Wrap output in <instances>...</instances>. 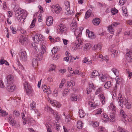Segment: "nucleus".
<instances>
[{
  "label": "nucleus",
  "mask_w": 132,
  "mask_h": 132,
  "mask_svg": "<svg viewBox=\"0 0 132 132\" xmlns=\"http://www.w3.org/2000/svg\"><path fill=\"white\" fill-rule=\"evenodd\" d=\"M54 117L55 118L56 120L57 121L59 120L60 117L59 114L56 112H54L53 113Z\"/></svg>",
  "instance_id": "603ef678"
},
{
  "label": "nucleus",
  "mask_w": 132,
  "mask_h": 132,
  "mask_svg": "<svg viewBox=\"0 0 132 132\" xmlns=\"http://www.w3.org/2000/svg\"><path fill=\"white\" fill-rule=\"evenodd\" d=\"M120 114L122 115V117L123 118L125 119L126 117L127 116L122 109H121L120 110Z\"/></svg>",
  "instance_id": "37998d69"
},
{
  "label": "nucleus",
  "mask_w": 132,
  "mask_h": 132,
  "mask_svg": "<svg viewBox=\"0 0 132 132\" xmlns=\"http://www.w3.org/2000/svg\"><path fill=\"white\" fill-rule=\"evenodd\" d=\"M109 109L113 111H115L116 110V108L113 103H111L109 106Z\"/></svg>",
  "instance_id": "2f4dec72"
},
{
  "label": "nucleus",
  "mask_w": 132,
  "mask_h": 132,
  "mask_svg": "<svg viewBox=\"0 0 132 132\" xmlns=\"http://www.w3.org/2000/svg\"><path fill=\"white\" fill-rule=\"evenodd\" d=\"M5 64L6 65H9V63L6 60H3L2 59L0 61V64L2 65L3 64Z\"/></svg>",
  "instance_id": "3c124183"
},
{
  "label": "nucleus",
  "mask_w": 132,
  "mask_h": 132,
  "mask_svg": "<svg viewBox=\"0 0 132 132\" xmlns=\"http://www.w3.org/2000/svg\"><path fill=\"white\" fill-rule=\"evenodd\" d=\"M0 113H1L2 116H5L8 115V113L6 112L5 111H4L0 108Z\"/></svg>",
  "instance_id": "de8ad7c7"
},
{
  "label": "nucleus",
  "mask_w": 132,
  "mask_h": 132,
  "mask_svg": "<svg viewBox=\"0 0 132 132\" xmlns=\"http://www.w3.org/2000/svg\"><path fill=\"white\" fill-rule=\"evenodd\" d=\"M118 12V10L115 8L113 9L112 10V13L113 15H114L116 13H117Z\"/></svg>",
  "instance_id": "69168bd1"
},
{
  "label": "nucleus",
  "mask_w": 132,
  "mask_h": 132,
  "mask_svg": "<svg viewBox=\"0 0 132 132\" xmlns=\"http://www.w3.org/2000/svg\"><path fill=\"white\" fill-rule=\"evenodd\" d=\"M99 76L100 79L103 82H105L108 81L110 78L109 77L108 75L100 74Z\"/></svg>",
  "instance_id": "9d476101"
},
{
  "label": "nucleus",
  "mask_w": 132,
  "mask_h": 132,
  "mask_svg": "<svg viewBox=\"0 0 132 132\" xmlns=\"http://www.w3.org/2000/svg\"><path fill=\"white\" fill-rule=\"evenodd\" d=\"M81 43V40L80 39H79L78 40L76 41V43H73L72 47V51H74L78 49H80Z\"/></svg>",
  "instance_id": "7ed1b4c3"
},
{
  "label": "nucleus",
  "mask_w": 132,
  "mask_h": 132,
  "mask_svg": "<svg viewBox=\"0 0 132 132\" xmlns=\"http://www.w3.org/2000/svg\"><path fill=\"white\" fill-rule=\"evenodd\" d=\"M103 120L104 122H106L109 120V117L106 113H104L102 116Z\"/></svg>",
  "instance_id": "b1692460"
},
{
  "label": "nucleus",
  "mask_w": 132,
  "mask_h": 132,
  "mask_svg": "<svg viewBox=\"0 0 132 132\" xmlns=\"http://www.w3.org/2000/svg\"><path fill=\"white\" fill-rule=\"evenodd\" d=\"M53 96L54 97L57 96L58 95V91L57 89H55L53 93Z\"/></svg>",
  "instance_id": "bf43d9fd"
},
{
  "label": "nucleus",
  "mask_w": 132,
  "mask_h": 132,
  "mask_svg": "<svg viewBox=\"0 0 132 132\" xmlns=\"http://www.w3.org/2000/svg\"><path fill=\"white\" fill-rule=\"evenodd\" d=\"M42 88L43 89V91L44 92H46L47 94L48 95L51 93V92L49 87L45 84H43L42 87Z\"/></svg>",
  "instance_id": "2eb2a0df"
},
{
  "label": "nucleus",
  "mask_w": 132,
  "mask_h": 132,
  "mask_svg": "<svg viewBox=\"0 0 132 132\" xmlns=\"http://www.w3.org/2000/svg\"><path fill=\"white\" fill-rule=\"evenodd\" d=\"M41 53L42 54H44L46 52V47L45 45H42L41 47Z\"/></svg>",
  "instance_id": "a18cd8bd"
},
{
  "label": "nucleus",
  "mask_w": 132,
  "mask_h": 132,
  "mask_svg": "<svg viewBox=\"0 0 132 132\" xmlns=\"http://www.w3.org/2000/svg\"><path fill=\"white\" fill-rule=\"evenodd\" d=\"M113 27L110 25L108 27V30H109V31L108 32H110V33L113 32V34L114 33V31H113Z\"/></svg>",
  "instance_id": "8fccbe9b"
},
{
  "label": "nucleus",
  "mask_w": 132,
  "mask_h": 132,
  "mask_svg": "<svg viewBox=\"0 0 132 132\" xmlns=\"http://www.w3.org/2000/svg\"><path fill=\"white\" fill-rule=\"evenodd\" d=\"M120 24L119 23L117 22H114L112 23L111 25L113 27V28L116 27L117 26Z\"/></svg>",
  "instance_id": "338daca9"
},
{
  "label": "nucleus",
  "mask_w": 132,
  "mask_h": 132,
  "mask_svg": "<svg viewBox=\"0 0 132 132\" xmlns=\"http://www.w3.org/2000/svg\"><path fill=\"white\" fill-rule=\"evenodd\" d=\"M57 28V31L59 33L64 32L67 30L65 26L62 24H61L58 26Z\"/></svg>",
  "instance_id": "6e6552de"
},
{
  "label": "nucleus",
  "mask_w": 132,
  "mask_h": 132,
  "mask_svg": "<svg viewBox=\"0 0 132 132\" xmlns=\"http://www.w3.org/2000/svg\"><path fill=\"white\" fill-rule=\"evenodd\" d=\"M92 125L94 127H97L99 125V123L97 122H92Z\"/></svg>",
  "instance_id": "e2e57ef3"
},
{
  "label": "nucleus",
  "mask_w": 132,
  "mask_h": 132,
  "mask_svg": "<svg viewBox=\"0 0 132 132\" xmlns=\"http://www.w3.org/2000/svg\"><path fill=\"white\" fill-rule=\"evenodd\" d=\"M9 122L12 126L15 125L16 123V122L14 119V118L11 117L10 116L9 117Z\"/></svg>",
  "instance_id": "bb28decb"
},
{
  "label": "nucleus",
  "mask_w": 132,
  "mask_h": 132,
  "mask_svg": "<svg viewBox=\"0 0 132 132\" xmlns=\"http://www.w3.org/2000/svg\"><path fill=\"white\" fill-rule=\"evenodd\" d=\"M113 32L110 33V32H106V33H105V34L106 35L105 36H106V38L108 39H111L112 38V37L113 36Z\"/></svg>",
  "instance_id": "e433bc0d"
},
{
  "label": "nucleus",
  "mask_w": 132,
  "mask_h": 132,
  "mask_svg": "<svg viewBox=\"0 0 132 132\" xmlns=\"http://www.w3.org/2000/svg\"><path fill=\"white\" fill-rule=\"evenodd\" d=\"M117 129L120 132H126L125 129L119 127H118Z\"/></svg>",
  "instance_id": "680f3d73"
},
{
  "label": "nucleus",
  "mask_w": 132,
  "mask_h": 132,
  "mask_svg": "<svg viewBox=\"0 0 132 132\" xmlns=\"http://www.w3.org/2000/svg\"><path fill=\"white\" fill-rule=\"evenodd\" d=\"M53 78L52 77L50 76L47 77V80L50 83L53 82Z\"/></svg>",
  "instance_id": "052dcab7"
},
{
  "label": "nucleus",
  "mask_w": 132,
  "mask_h": 132,
  "mask_svg": "<svg viewBox=\"0 0 132 132\" xmlns=\"http://www.w3.org/2000/svg\"><path fill=\"white\" fill-rule=\"evenodd\" d=\"M75 85V83L72 80L67 82L66 86L67 87H72Z\"/></svg>",
  "instance_id": "4be33fe9"
},
{
  "label": "nucleus",
  "mask_w": 132,
  "mask_h": 132,
  "mask_svg": "<svg viewBox=\"0 0 132 132\" xmlns=\"http://www.w3.org/2000/svg\"><path fill=\"white\" fill-rule=\"evenodd\" d=\"M86 35H88V37L91 39H93L95 38V35L94 33L89 31V30L87 29L86 31Z\"/></svg>",
  "instance_id": "4468645a"
},
{
  "label": "nucleus",
  "mask_w": 132,
  "mask_h": 132,
  "mask_svg": "<svg viewBox=\"0 0 132 132\" xmlns=\"http://www.w3.org/2000/svg\"><path fill=\"white\" fill-rule=\"evenodd\" d=\"M99 73L96 70H94L92 73L91 77L93 78H94L98 76Z\"/></svg>",
  "instance_id": "c756f323"
},
{
  "label": "nucleus",
  "mask_w": 132,
  "mask_h": 132,
  "mask_svg": "<svg viewBox=\"0 0 132 132\" xmlns=\"http://www.w3.org/2000/svg\"><path fill=\"white\" fill-rule=\"evenodd\" d=\"M79 99L78 96L76 95H73L71 96V100L73 101H76Z\"/></svg>",
  "instance_id": "f704fd0d"
},
{
  "label": "nucleus",
  "mask_w": 132,
  "mask_h": 132,
  "mask_svg": "<svg viewBox=\"0 0 132 132\" xmlns=\"http://www.w3.org/2000/svg\"><path fill=\"white\" fill-rule=\"evenodd\" d=\"M106 81V82L104 86L105 88L108 89L112 86V84L110 81L108 80Z\"/></svg>",
  "instance_id": "393cba45"
},
{
  "label": "nucleus",
  "mask_w": 132,
  "mask_h": 132,
  "mask_svg": "<svg viewBox=\"0 0 132 132\" xmlns=\"http://www.w3.org/2000/svg\"><path fill=\"white\" fill-rule=\"evenodd\" d=\"M25 113H22V118L23 120V123L24 125H25L26 123H30L31 122V121L33 120V119L30 118L29 117H28L27 118V117L26 118L25 116Z\"/></svg>",
  "instance_id": "20e7f679"
},
{
  "label": "nucleus",
  "mask_w": 132,
  "mask_h": 132,
  "mask_svg": "<svg viewBox=\"0 0 132 132\" xmlns=\"http://www.w3.org/2000/svg\"><path fill=\"white\" fill-rule=\"evenodd\" d=\"M48 102L53 106H55L56 108H59L61 105V104L59 102L54 100H50Z\"/></svg>",
  "instance_id": "0eeeda50"
},
{
  "label": "nucleus",
  "mask_w": 132,
  "mask_h": 132,
  "mask_svg": "<svg viewBox=\"0 0 132 132\" xmlns=\"http://www.w3.org/2000/svg\"><path fill=\"white\" fill-rule=\"evenodd\" d=\"M63 43L65 45H67L69 43V41L63 38L62 39Z\"/></svg>",
  "instance_id": "774afa93"
},
{
  "label": "nucleus",
  "mask_w": 132,
  "mask_h": 132,
  "mask_svg": "<svg viewBox=\"0 0 132 132\" xmlns=\"http://www.w3.org/2000/svg\"><path fill=\"white\" fill-rule=\"evenodd\" d=\"M118 100L120 105L121 107H123V104L125 105L126 108L128 109H130L131 108V103L127 97L125 98L124 101L122 96L121 94H119L118 95Z\"/></svg>",
  "instance_id": "f257e3e1"
},
{
  "label": "nucleus",
  "mask_w": 132,
  "mask_h": 132,
  "mask_svg": "<svg viewBox=\"0 0 132 132\" xmlns=\"http://www.w3.org/2000/svg\"><path fill=\"white\" fill-rule=\"evenodd\" d=\"M65 82V79H63L62 80L61 82L59 85V88H62L63 86V85Z\"/></svg>",
  "instance_id": "864d4df0"
},
{
  "label": "nucleus",
  "mask_w": 132,
  "mask_h": 132,
  "mask_svg": "<svg viewBox=\"0 0 132 132\" xmlns=\"http://www.w3.org/2000/svg\"><path fill=\"white\" fill-rule=\"evenodd\" d=\"M13 84H7L6 85V88L8 91L10 92H13L15 89V85Z\"/></svg>",
  "instance_id": "423d86ee"
},
{
  "label": "nucleus",
  "mask_w": 132,
  "mask_h": 132,
  "mask_svg": "<svg viewBox=\"0 0 132 132\" xmlns=\"http://www.w3.org/2000/svg\"><path fill=\"white\" fill-rule=\"evenodd\" d=\"M62 9L58 4L53 5L51 7V11L54 13H59Z\"/></svg>",
  "instance_id": "f03ea898"
},
{
  "label": "nucleus",
  "mask_w": 132,
  "mask_h": 132,
  "mask_svg": "<svg viewBox=\"0 0 132 132\" xmlns=\"http://www.w3.org/2000/svg\"><path fill=\"white\" fill-rule=\"evenodd\" d=\"M20 59L22 61L24 62L27 60V54L25 51H23L21 53L20 55Z\"/></svg>",
  "instance_id": "f8f14e48"
},
{
  "label": "nucleus",
  "mask_w": 132,
  "mask_h": 132,
  "mask_svg": "<svg viewBox=\"0 0 132 132\" xmlns=\"http://www.w3.org/2000/svg\"><path fill=\"white\" fill-rule=\"evenodd\" d=\"M55 66L54 65L52 64L50 65V68L49 71H53L55 70Z\"/></svg>",
  "instance_id": "49530a36"
},
{
  "label": "nucleus",
  "mask_w": 132,
  "mask_h": 132,
  "mask_svg": "<svg viewBox=\"0 0 132 132\" xmlns=\"http://www.w3.org/2000/svg\"><path fill=\"white\" fill-rule=\"evenodd\" d=\"M34 40L35 43H37L43 40V37L41 34H37L35 36Z\"/></svg>",
  "instance_id": "9b49d317"
},
{
  "label": "nucleus",
  "mask_w": 132,
  "mask_h": 132,
  "mask_svg": "<svg viewBox=\"0 0 132 132\" xmlns=\"http://www.w3.org/2000/svg\"><path fill=\"white\" fill-rule=\"evenodd\" d=\"M18 20L22 22L24 21V20L26 18V16L25 15H19L18 17H16Z\"/></svg>",
  "instance_id": "412c9836"
},
{
  "label": "nucleus",
  "mask_w": 132,
  "mask_h": 132,
  "mask_svg": "<svg viewBox=\"0 0 132 132\" xmlns=\"http://www.w3.org/2000/svg\"><path fill=\"white\" fill-rule=\"evenodd\" d=\"M126 1V0H120L119 4L121 5H123Z\"/></svg>",
  "instance_id": "0e129e2a"
},
{
  "label": "nucleus",
  "mask_w": 132,
  "mask_h": 132,
  "mask_svg": "<svg viewBox=\"0 0 132 132\" xmlns=\"http://www.w3.org/2000/svg\"><path fill=\"white\" fill-rule=\"evenodd\" d=\"M27 40V37H25L23 36L21 37L20 40H19V42L22 44L24 43Z\"/></svg>",
  "instance_id": "58836bf2"
},
{
  "label": "nucleus",
  "mask_w": 132,
  "mask_h": 132,
  "mask_svg": "<svg viewBox=\"0 0 132 132\" xmlns=\"http://www.w3.org/2000/svg\"><path fill=\"white\" fill-rule=\"evenodd\" d=\"M103 90L102 88L100 87L99 88L97 89L96 90L95 92V94H97L101 92Z\"/></svg>",
  "instance_id": "4d7b16f0"
},
{
  "label": "nucleus",
  "mask_w": 132,
  "mask_h": 132,
  "mask_svg": "<svg viewBox=\"0 0 132 132\" xmlns=\"http://www.w3.org/2000/svg\"><path fill=\"white\" fill-rule=\"evenodd\" d=\"M43 54H42V53L39 54H38L36 56V59L38 60H42L43 57Z\"/></svg>",
  "instance_id": "09e8293b"
},
{
  "label": "nucleus",
  "mask_w": 132,
  "mask_h": 132,
  "mask_svg": "<svg viewBox=\"0 0 132 132\" xmlns=\"http://www.w3.org/2000/svg\"><path fill=\"white\" fill-rule=\"evenodd\" d=\"M32 64L33 66H36L37 65L38 62L36 59H33Z\"/></svg>",
  "instance_id": "5fc2aeb1"
},
{
  "label": "nucleus",
  "mask_w": 132,
  "mask_h": 132,
  "mask_svg": "<svg viewBox=\"0 0 132 132\" xmlns=\"http://www.w3.org/2000/svg\"><path fill=\"white\" fill-rule=\"evenodd\" d=\"M126 59L129 62H132V52H128L126 55Z\"/></svg>",
  "instance_id": "a211bd4d"
},
{
  "label": "nucleus",
  "mask_w": 132,
  "mask_h": 132,
  "mask_svg": "<svg viewBox=\"0 0 132 132\" xmlns=\"http://www.w3.org/2000/svg\"><path fill=\"white\" fill-rule=\"evenodd\" d=\"M53 19L51 16L47 17L46 21V23L47 26H50L53 23Z\"/></svg>",
  "instance_id": "ddd939ff"
},
{
  "label": "nucleus",
  "mask_w": 132,
  "mask_h": 132,
  "mask_svg": "<svg viewBox=\"0 0 132 132\" xmlns=\"http://www.w3.org/2000/svg\"><path fill=\"white\" fill-rule=\"evenodd\" d=\"M92 11L91 10H89L86 13L85 18L86 19H87L88 18L92 16Z\"/></svg>",
  "instance_id": "a878e982"
},
{
  "label": "nucleus",
  "mask_w": 132,
  "mask_h": 132,
  "mask_svg": "<svg viewBox=\"0 0 132 132\" xmlns=\"http://www.w3.org/2000/svg\"><path fill=\"white\" fill-rule=\"evenodd\" d=\"M25 15L24 11L21 9H18L15 12V17H18L19 15Z\"/></svg>",
  "instance_id": "f3484780"
},
{
  "label": "nucleus",
  "mask_w": 132,
  "mask_h": 132,
  "mask_svg": "<svg viewBox=\"0 0 132 132\" xmlns=\"http://www.w3.org/2000/svg\"><path fill=\"white\" fill-rule=\"evenodd\" d=\"M55 125L56 126V130H59L60 127V126L59 125V123L57 121V122L55 123Z\"/></svg>",
  "instance_id": "13d9d810"
},
{
  "label": "nucleus",
  "mask_w": 132,
  "mask_h": 132,
  "mask_svg": "<svg viewBox=\"0 0 132 132\" xmlns=\"http://www.w3.org/2000/svg\"><path fill=\"white\" fill-rule=\"evenodd\" d=\"M91 47L90 44L89 43H87L85 44L84 48L85 50H89Z\"/></svg>",
  "instance_id": "ea45409f"
},
{
  "label": "nucleus",
  "mask_w": 132,
  "mask_h": 132,
  "mask_svg": "<svg viewBox=\"0 0 132 132\" xmlns=\"http://www.w3.org/2000/svg\"><path fill=\"white\" fill-rule=\"evenodd\" d=\"M77 24V23L76 22V19H74L73 20L71 24V29L72 30H73L75 29H76Z\"/></svg>",
  "instance_id": "6ab92c4d"
},
{
  "label": "nucleus",
  "mask_w": 132,
  "mask_h": 132,
  "mask_svg": "<svg viewBox=\"0 0 132 132\" xmlns=\"http://www.w3.org/2000/svg\"><path fill=\"white\" fill-rule=\"evenodd\" d=\"M88 59L87 58L85 57L84 58L83 60V62L84 63H87L88 64H91L92 63V61L91 60H90L89 61H88Z\"/></svg>",
  "instance_id": "79ce46f5"
},
{
  "label": "nucleus",
  "mask_w": 132,
  "mask_h": 132,
  "mask_svg": "<svg viewBox=\"0 0 132 132\" xmlns=\"http://www.w3.org/2000/svg\"><path fill=\"white\" fill-rule=\"evenodd\" d=\"M7 84H13L14 81L13 77L12 75H8L6 76Z\"/></svg>",
  "instance_id": "dca6fc26"
},
{
  "label": "nucleus",
  "mask_w": 132,
  "mask_h": 132,
  "mask_svg": "<svg viewBox=\"0 0 132 132\" xmlns=\"http://www.w3.org/2000/svg\"><path fill=\"white\" fill-rule=\"evenodd\" d=\"M25 89L26 90V93L27 94H30L32 92V89L31 88V87Z\"/></svg>",
  "instance_id": "4c0bfd02"
},
{
  "label": "nucleus",
  "mask_w": 132,
  "mask_h": 132,
  "mask_svg": "<svg viewBox=\"0 0 132 132\" xmlns=\"http://www.w3.org/2000/svg\"><path fill=\"white\" fill-rule=\"evenodd\" d=\"M70 89H65L63 91L62 95L63 97H66L69 93Z\"/></svg>",
  "instance_id": "c85d7f7f"
},
{
  "label": "nucleus",
  "mask_w": 132,
  "mask_h": 132,
  "mask_svg": "<svg viewBox=\"0 0 132 132\" xmlns=\"http://www.w3.org/2000/svg\"><path fill=\"white\" fill-rule=\"evenodd\" d=\"M93 23L95 25L97 26L100 23V19L99 18L94 19L93 21Z\"/></svg>",
  "instance_id": "473e14b6"
},
{
  "label": "nucleus",
  "mask_w": 132,
  "mask_h": 132,
  "mask_svg": "<svg viewBox=\"0 0 132 132\" xmlns=\"http://www.w3.org/2000/svg\"><path fill=\"white\" fill-rule=\"evenodd\" d=\"M112 56L113 57H116L117 56V51L115 49H111L110 50Z\"/></svg>",
  "instance_id": "5701e85b"
},
{
  "label": "nucleus",
  "mask_w": 132,
  "mask_h": 132,
  "mask_svg": "<svg viewBox=\"0 0 132 132\" xmlns=\"http://www.w3.org/2000/svg\"><path fill=\"white\" fill-rule=\"evenodd\" d=\"M83 123L80 121H78L77 123V127L79 129H81L83 127Z\"/></svg>",
  "instance_id": "c9c22d12"
},
{
  "label": "nucleus",
  "mask_w": 132,
  "mask_h": 132,
  "mask_svg": "<svg viewBox=\"0 0 132 132\" xmlns=\"http://www.w3.org/2000/svg\"><path fill=\"white\" fill-rule=\"evenodd\" d=\"M23 85L24 86L25 89H26L30 87L27 81L26 80L23 81Z\"/></svg>",
  "instance_id": "72a5a7b5"
},
{
  "label": "nucleus",
  "mask_w": 132,
  "mask_h": 132,
  "mask_svg": "<svg viewBox=\"0 0 132 132\" xmlns=\"http://www.w3.org/2000/svg\"><path fill=\"white\" fill-rule=\"evenodd\" d=\"M99 97L101 102L102 104H104L105 102V99L104 95L103 94H101Z\"/></svg>",
  "instance_id": "aec40b11"
},
{
  "label": "nucleus",
  "mask_w": 132,
  "mask_h": 132,
  "mask_svg": "<svg viewBox=\"0 0 132 132\" xmlns=\"http://www.w3.org/2000/svg\"><path fill=\"white\" fill-rule=\"evenodd\" d=\"M122 10L123 12V13L125 14V16L127 17L128 15V14L127 12V10L126 9V7H122Z\"/></svg>",
  "instance_id": "c03bdc74"
},
{
  "label": "nucleus",
  "mask_w": 132,
  "mask_h": 132,
  "mask_svg": "<svg viewBox=\"0 0 132 132\" xmlns=\"http://www.w3.org/2000/svg\"><path fill=\"white\" fill-rule=\"evenodd\" d=\"M36 20V19L35 18L32 21L31 23L30 26V28H33L35 26Z\"/></svg>",
  "instance_id": "6e6d98bb"
},
{
  "label": "nucleus",
  "mask_w": 132,
  "mask_h": 132,
  "mask_svg": "<svg viewBox=\"0 0 132 132\" xmlns=\"http://www.w3.org/2000/svg\"><path fill=\"white\" fill-rule=\"evenodd\" d=\"M109 118L111 122H113L115 120V115L114 113H110Z\"/></svg>",
  "instance_id": "cd10ccee"
},
{
  "label": "nucleus",
  "mask_w": 132,
  "mask_h": 132,
  "mask_svg": "<svg viewBox=\"0 0 132 132\" xmlns=\"http://www.w3.org/2000/svg\"><path fill=\"white\" fill-rule=\"evenodd\" d=\"M65 5L67 7L66 11L65 12V14L68 15L72 14L73 13V11L72 10H70L69 2L67 1H66L65 2Z\"/></svg>",
  "instance_id": "39448f33"
},
{
  "label": "nucleus",
  "mask_w": 132,
  "mask_h": 132,
  "mask_svg": "<svg viewBox=\"0 0 132 132\" xmlns=\"http://www.w3.org/2000/svg\"><path fill=\"white\" fill-rule=\"evenodd\" d=\"M111 70L116 76H118L119 75V72L116 69L113 68Z\"/></svg>",
  "instance_id": "a19ab883"
},
{
  "label": "nucleus",
  "mask_w": 132,
  "mask_h": 132,
  "mask_svg": "<svg viewBox=\"0 0 132 132\" xmlns=\"http://www.w3.org/2000/svg\"><path fill=\"white\" fill-rule=\"evenodd\" d=\"M79 117L80 118L84 117L85 115V113L84 111L81 109L79 110Z\"/></svg>",
  "instance_id": "7c9ffc66"
},
{
  "label": "nucleus",
  "mask_w": 132,
  "mask_h": 132,
  "mask_svg": "<svg viewBox=\"0 0 132 132\" xmlns=\"http://www.w3.org/2000/svg\"><path fill=\"white\" fill-rule=\"evenodd\" d=\"M83 27H80L79 29H76L75 31V34L76 37H80L81 35L82 31L83 30Z\"/></svg>",
  "instance_id": "1a4fd4ad"
}]
</instances>
